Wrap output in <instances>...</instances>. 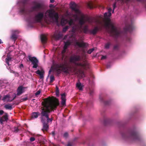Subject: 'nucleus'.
<instances>
[{
    "label": "nucleus",
    "instance_id": "obj_1",
    "mask_svg": "<svg viewBox=\"0 0 146 146\" xmlns=\"http://www.w3.org/2000/svg\"><path fill=\"white\" fill-rule=\"evenodd\" d=\"M28 0H23V6L20 8V13L24 15H29L31 13L38 12L35 14L32 18L30 17L26 20L29 23H31L32 19L34 22H41L44 16L43 12L44 9V5L40 3L34 1L32 2V5L29 10H28L25 9V6Z\"/></svg>",
    "mask_w": 146,
    "mask_h": 146
},
{
    "label": "nucleus",
    "instance_id": "obj_2",
    "mask_svg": "<svg viewBox=\"0 0 146 146\" xmlns=\"http://www.w3.org/2000/svg\"><path fill=\"white\" fill-rule=\"evenodd\" d=\"M59 105L58 99L54 97L50 99L48 102L44 104V108L42 109L40 114V119L42 123L52 122L53 119L52 118H49V114L52 110L56 109Z\"/></svg>",
    "mask_w": 146,
    "mask_h": 146
},
{
    "label": "nucleus",
    "instance_id": "obj_3",
    "mask_svg": "<svg viewBox=\"0 0 146 146\" xmlns=\"http://www.w3.org/2000/svg\"><path fill=\"white\" fill-rule=\"evenodd\" d=\"M106 19L108 21L106 23L105 25L108 28V32L115 37L120 36L121 33L120 29L116 27L115 24L111 22L109 18H107Z\"/></svg>",
    "mask_w": 146,
    "mask_h": 146
},
{
    "label": "nucleus",
    "instance_id": "obj_4",
    "mask_svg": "<svg viewBox=\"0 0 146 146\" xmlns=\"http://www.w3.org/2000/svg\"><path fill=\"white\" fill-rule=\"evenodd\" d=\"M123 137L127 140L139 141L141 139L139 135L134 130H130L122 134Z\"/></svg>",
    "mask_w": 146,
    "mask_h": 146
},
{
    "label": "nucleus",
    "instance_id": "obj_5",
    "mask_svg": "<svg viewBox=\"0 0 146 146\" xmlns=\"http://www.w3.org/2000/svg\"><path fill=\"white\" fill-rule=\"evenodd\" d=\"M81 59L80 55L73 54L70 57L69 61L71 63L74 64L76 66H80L84 69H86L88 66L87 62L84 61L82 63L77 62L80 61Z\"/></svg>",
    "mask_w": 146,
    "mask_h": 146
},
{
    "label": "nucleus",
    "instance_id": "obj_6",
    "mask_svg": "<svg viewBox=\"0 0 146 146\" xmlns=\"http://www.w3.org/2000/svg\"><path fill=\"white\" fill-rule=\"evenodd\" d=\"M45 17L53 21L57 22L58 21L59 16L57 12L53 9L48 10L46 12Z\"/></svg>",
    "mask_w": 146,
    "mask_h": 146
},
{
    "label": "nucleus",
    "instance_id": "obj_7",
    "mask_svg": "<svg viewBox=\"0 0 146 146\" xmlns=\"http://www.w3.org/2000/svg\"><path fill=\"white\" fill-rule=\"evenodd\" d=\"M54 70L58 74H60L62 71L66 74L69 73L68 67L64 63L56 64L54 65Z\"/></svg>",
    "mask_w": 146,
    "mask_h": 146
},
{
    "label": "nucleus",
    "instance_id": "obj_8",
    "mask_svg": "<svg viewBox=\"0 0 146 146\" xmlns=\"http://www.w3.org/2000/svg\"><path fill=\"white\" fill-rule=\"evenodd\" d=\"M29 60L33 64V68H36L38 66V61L36 58L35 57H32L31 55L28 56Z\"/></svg>",
    "mask_w": 146,
    "mask_h": 146
},
{
    "label": "nucleus",
    "instance_id": "obj_9",
    "mask_svg": "<svg viewBox=\"0 0 146 146\" xmlns=\"http://www.w3.org/2000/svg\"><path fill=\"white\" fill-rule=\"evenodd\" d=\"M70 8L74 11L76 14H80V12L79 10L77 8L76 4L74 2H71L70 4Z\"/></svg>",
    "mask_w": 146,
    "mask_h": 146
},
{
    "label": "nucleus",
    "instance_id": "obj_10",
    "mask_svg": "<svg viewBox=\"0 0 146 146\" xmlns=\"http://www.w3.org/2000/svg\"><path fill=\"white\" fill-rule=\"evenodd\" d=\"M63 36V34L61 32L56 31L54 32L52 37L55 40H58L61 38Z\"/></svg>",
    "mask_w": 146,
    "mask_h": 146
},
{
    "label": "nucleus",
    "instance_id": "obj_11",
    "mask_svg": "<svg viewBox=\"0 0 146 146\" xmlns=\"http://www.w3.org/2000/svg\"><path fill=\"white\" fill-rule=\"evenodd\" d=\"M86 21L89 23H95L96 24H100L101 23V21L99 19H92L88 18L86 19Z\"/></svg>",
    "mask_w": 146,
    "mask_h": 146
},
{
    "label": "nucleus",
    "instance_id": "obj_12",
    "mask_svg": "<svg viewBox=\"0 0 146 146\" xmlns=\"http://www.w3.org/2000/svg\"><path fill=\"white\" fill-rule=\"evenodd\" d=\"M80 31L81 33L83 32V33L87 34L89 33L90 30L88 29V25H86L82 28H80Z\"/></svg>",
    "mask_w": 146,
    "mask_h": 146
},
{
    "label": "nucleus",
    "instance_id": "obj_13",
    "mask_svg": "<svg viewBox=\"0 0 146 146\" xmlns=\"http://www.w3.org/2000/svg\"><path fill=\"white\" fill-rule=\"evenodd\" d=\"M5 115L1 117L0 116V122L1 124H3V122L7 121L8 120V115L7 113H5Z\"/></svg>",
    "mask_w": 146,
    "mask_h": 146
},
{
    "label": "nucleus",
    "instance_id": "obj_14",
    "mask_svg": "<svg viewBox=\"0 0 146 146\" xmlns=\"http://www.w3.org/2000/svg\"><path fill=\"white\" fill-rule=\"evenodd\" d=\"M24 88L22 86L19 87L17 89V95L19 96L24 92L23 90Z\"/></svg>",
    "mask_w": 146,
    "mask_h": 146
},
{
    "label": "nucleus",
    "instance_id": "obj_15",
    "mask_svg": "<svg viewBox=\"0 0 146 146\" xmlns=\"http://www.w3.org/2000/svg\"><path fill=\"white\" fill-rule=\"evenodd\" d=\"M99 28L97 27H96L94 29L89 31V33L90 34H92L94 35H95L99 30Z\"/></svg>",
    "mask_w": 146,
    "mask_h": 146
},
{
    "label": "nucleus",
    "instance_id": "obj_16",
    "mask_svg": "<svg viewBox=\"0 0 146 146\" xmlns=\"http://www.w3.org/2000/svg\"><path fill=\"white\" fill-rule=\"evenodd\" d=\"M61 104L62 105L64 106L66 105V95L65 93H63L62 94H61Z\"/></svg>",
    "mask_w": 146,
    "mask_h": 146
},
{
    "label": "nucleus",
    "instance_id": "obj_17",
    "mask_svg": "<svg viewBox=\"0 0 146 146\" xmlns=\"http://www.w3.org/2000/svg\"><path fill=\"white\" fill-rule=\"evenodd\" d=\"M48 123L46 122L42 123L43 126L42 130L43 131H47L48 130L49 127V125H48Z\"/></svg>",
    "mask_w": 146,
    "mask_h": 146
},
{
    "label": "nucleus",
    "instance_id": "obj_18",
    "mask_svg": "<svg viewBox=\"0 0 146 146\" xmlns=\"http://www.w3.org/2000/svg\"><path fill=\"white\" fill-rule=\"evenodd\" d=\"M75 43L78 46L80 47H85L86 46V44L83 42L80 43L77 40H76Z\"/></svg>",
    "mask_w": 146,
    "mask_h": 146
},
{
    "label": "nucleus",
    "instance_id": "obj_19",
    "mask_svg": "<svg viewBox=\"0 0 146 146\" xmlns=\"http://www.w3.org/2000/svg\"><path fill=\"white\" fill-rule=\"evenodd\" d=\"M44 73V72L43 70H42L40 71L39 70H38L36 71V73L38 74L40 76V79L43 78H44L43 74Z\"/></svg>",
    "mask_w": 146,
    "mask_h": 146
},
{
    "label": "nucleus",
    "instance_id": "obj_20",
    "mask_svg": "<svg viewBox=\"0 0 146 146\" xmlns=\"http://www.w3.org/2000/svg\"><path fill=\"white\" fill-rule=\"evenodd\" d=\"M86 23V21L82 17L80 18L79 21V24L80 25V28H82V25H84Z\"/></svg>",
    "mask_w": 146,
    "mask_h": 146
},
{
    "label": "nucleus",
    "instance_id": "obj_21",
    "mask_svg": "<svg viewBox=\"0 0 146 146\" xmlns=\"http://www.w3.org/2000/svg\"><path fill=\"white\" fill-rule=\"evenodd\" d=\"M132 30V27L131 25H129L125 27L124 29V30L125 32L131 31Z\"/></svg>",
    "mask_w": 146,
    "mask_h": 146
},
{
    "label": "nucleus",
    "instance_id": "obj_22",
    "mask_svg": "<svg viewBox=\"0 0 146 146\" xmlns=\"http://www.w3.org/2000/svg\"><path fill=\"white\" fill-rule=\"evenodd\" d=\"M41 42L42 43H45L47 40V38L46 36L44 35H42L41 36Z\"/></svg>",
    "mask_w": 146,
    "mask_h": 146
},
{
    "label": "nucleus",
    "instance_id": "obj_23",
    "mask_svg": "<svg viewBox=\"0 0 146 146\" xmlns=\"http://www.w3.org/2000/svg\"><path fill=\"white\" fill-rule=\"evenodd\" d=\"M11 59L12 58L11 57L7 56V58L5 59L6 63L8 66L10 65L9 62L11 61Z\"/></svg>",
    "mask_w": 146,
    "mask_h": 146
},
{
    "label": "nucleus",
    "instance_id": "obj_24",
    "mask_svg": "<svg viewBox=\"0 0 146 146\" xmlns=\"http://www.w3.org/2000/svg\"><path fill=\"white\" fill-rule=\"evenodd\" d=\"M18 38L17 35L13 33L12 34L11 36V38L15 42Z\"/></svg>",
    "mask_w": 146,
    "mask_h": 146
},
{
    "label": "nucleus",
    "instance_id": "obj_25",
    "mask_svg": "<svg viewBox=\"0 0 146 146\" xmlns=\"http://www.w3.org/2000/svg\"><path fill=\"white\" fill-rule=\"evenodd\" d=\"M40 113L39 112H33L32 116V118H37Z\"/></svg>",
    "mask_w": 146,
    "mask_h": 146
},
{
    "label": "nucleus",
    "instance_id": "obj_26",
    "mask_svg": "<svg viewBox=\"0 0 146 146\" xmlns=\"http://www.w3.org/2000/svg\"><path fill=\"white\" fill-rule=\"evenodd\" d=\"M76 87L78 88L79 90H82L83 89L82 86L80 82L76 84Z\"/></svg>",
    "mask_w": 146,
    "mask_h": 146
},
{
    "label": "nucleus",
    "instance_id": "obj_27",
    "mask_svg": "<svg viewBox=\"0 0 146 146\" xmlns=\"http://www.w3.org/2000/svg\"><path fill=\"white\" fill-rule=\"evenodd\" d=\"M100 99L101 101L104 102L105 105H108L110 104L109 101H104L103 98L100 96Z\"/></svg>",
    "mask_w": 146,
    "mask_h": 146
},
{
    "label": "nucleus",
    "instance_id": "obj_28",
    "mask_svg": "<svg viewBox=\"0 0 146 146\" xmlns=\"http://www.w3.org/2000/svg\"><path fill=\"white\" fill-rule=\"evenodd\" d=\"M111 45V43L110 42H109L106 44L105 45V48L106 49H108L110 45Z\"/></svg>",
    "mask_w": 146,
    "mask_h": 146
},
{
    "label": "nucleus",
    "instance_id": "obj_29",
    "mask_svg": "<svg viewBox=\"0 0 146 146\" xmlns=\"http://www.w3.org/2000/svg\"><path fill=\"white\" fill-rule=\"evenodd\" d=\"M8 99H8H10V100H11L12 99H10V95L7 94L4 96L3 98L2 99V100L4 101L6 99Z\"/></svg>",
    "mask_w": 146,
    "mask_h": 146
},
{
    "label": "nucleus",
    "instance_id": "obj_30",
    "mask_svg": "<svg viewBox=\"0 0 146 146\" xmlns=\"http://www.w3.org/2000/svg\"><path fill=\"white\" fill-rule=\"evenodd\" d=\"M68 23L70 26H71L74 25L73 20L71 19L69 21H68Z\"/></svg>",
    "mask_w": 146,
    "mask_h": 146
},
{
    "label": "nucleus",
    "instance_id": "obj_31",
    "mask_svg": "<svg viewBox=\"0 0 146 146\" xmlns=\"http://www.w3.org/2000/svg\"><path fill=\"white\" fill-rule=\"evenodd\" d=\"M13 132L15 133H17L19 130V126L17 127L15 126L14 127Z\"/></svg>",
    "mask_w": 146,
    "mask_h": 146
},
{
    "label": "nucleus",
    "instance_id": "obj_32",
    "mask_svg": "<svg viewBox=\"0 0 146 146\" xmlns=\"http://www.w3.org/2000/svg\"><path fill=\"white\" fill-rule=\"evenodd\" d=\"M88 6L90 9L93 8L94 6L93 3L92 2H89L88 4Z\"/></svg>",
    "mask_w": 146,
    "mask_h": 146
},
{
    "label": "nucleus",
    "instance_id": "obj_33",
    "mask_svg": "<svg viewBox=\"0 0 146 146\" xmlns=\"http://www.w3.org/2000/svg\"><path fill=\"white\" fill-rule=\"evenodd\" d=\"M5 108L7 109H10V110L12 109V106L9 104H6L5 106Z\"/></svg>",
    "mask_w": 146,
    "mask_h": 146
},
{
    "label": "nucleus",
    "instance_id": "obj_34",
    "mask_svg": "<svg viewBox=\"0 0 146 146\" xmlns=\"http://www.w3.org/2000/svg\"><path fill=\"white\" fill-rule=\"evenodd\" d=\"M111 15V13H105L104 14V17L106 18L108 17H110Z\"/></svg>",
    "mask_w": 146,
    "mask_h": 146
},
{
    "label": "nucleus",
    "instance_id": "obj_35",
    "mask_svg": "<svg viewBox=\"0 0 146 146\" xmlns=\"http://www.w3.org/2000/svg\"><path fill=\"white\" fill-rule=\"evenodd\" d=\"M54 77L53 75H51L50 76V82L52 83L54 80Z\"/></svg>",
    "mask_w": 146,
    "mask_h": 146
},
{
    "label": "nucleus",
    "instance_id": "obj_36",
    "mask_svg": "<svg viewBox=\"0 0 146 146\" xmlns=\"http://www.w3.org/2000/svg\"><path fill=\"white\" fill-rule=\"evenodd\" d=\"M69 28V26H66L65 27L63 28L62 29V31L64 33Z\"/></svg>",
    "mask_w": 146,
    "mask_h": 146
},
{
    "label": "nucleus",
    "instance_id": "obj_37",
    "mask_svg": "<svg viewBox=\"0 0 146 146\" xmlns=\"http://www.w3.org/2000/svg\"><path fill=\"white\" fill-rule=\"evenodd\" d=\"M56 95L57 96H58L59 94V90L58 87L56 86Z\"/></svg>",
    "mask_w": 146,
    "mask_h": 146
},
{
    "label": "nucleus",
    "instance_id": "obj_38",
    "mask_svg": "<svg viewBox=\"0 0 146 146\" xmlns=\"http://www.w3.org/2000/svg\"><path fill=\"white\" fill-rule=\"evenodd\" d=\"M94 50V48L90 49L88 50V51H87V53L88 54H90Z\"/></svg>",
    "mask_w": 146,
    "mask_h": 146
},
{
    "label": "nucleus",
    "instance_id": "obj_39",
    "mask_svg": "<svg viewBox=\"0 0 146 146\" xmlns=\"http://www.w3.org/2000/svg\"><path fill=\"white\" fill-rule=\"evenodd\" d=\"M14 95H15V96L14 97V98L12 99L11 100H10V99H8V100H7V102H11L13 100L15 99L16 98L17 94H14Z\"/></svg>",
    "mask_w": 146,
    "mask_h": 146
},
{
    "label": "nucleus",
    "instance_id": "obj_40",
    "mask_svg": "<svg viewBox=\"0 0 146 146\" xmlns=\"http://www.w3.org/2000/svg\"><path fill=\"white\" fill-rule=\"evenodd\" d=\"M14 95H15V96L14 97V98L12 99L11 100H10V99H8V100H7V102H11L13 100L15 99L16 98L17 94H14Z\"/></svg>",
    "mask_w": 146,
    "mask_h": 146
},
{
    "label": "nucleus",
    "instance_id": "obj_41",
    "mask_svg": "<svg viewBox=\"0 0 146 146\" xmlns=\"http://www.w3.org/2000/svg\"><path fill=\"white\" fill-rule=\"evenodd\" d=\"M20 32L18 30H14L13 31V33H15V34L16 35L18 34Z\"/></svg>",
    "mask_w": 146,
    "mask_h": 146
},
{
    "label": "nucleus",
    "instance_id": "obj_42",
    "mask_svg": "<svg viewBox=\"0 0 146 146\" xmlns=\"http://www.w3.org/2000/svg\"><path fill=\"white\" fill-rule=\"evenodd\" d=\"M64 137L65 138H67L68 135V133L67 132H65L64 134Z\"/></svg>",
    "mask_w": 146,
    "mask_h": 146
},
{
    "label": "nucleus",
    "instance_id": "obj_43",
    "mask_svg": "<svg viewBox=\"0 0 146 146\" xmlns=\"http://www.w3.org/2000/svg\"><path fill=\"white\" fill-rule=\"evenodd\" d=\"M118 48V46L117 45H115L113 47V49L114 50H117Z\"/></svg>",
    "mask_w": 146,
    "mask_h": 146
},
{
    "label": "nucleus",
    "instance_id": "obj_44",
    "mask_svg": "<svg viewBox=\"0 0 146 146\" xmlns=\"http://www.w3.org/2000/svg\"><path fill=\"white\" fill-rule=\"evenodd\" d=\"M66 49H63L62 51V55L63 56H64V54L66 52Z\"/></svg>",
    "mask_w": 146,
    "mask_h": 146
},
{
    "label": "nucleus",
    "instance_id": "obj_45",
    "mask_svg": "<svg viewBox=\"0 0 146 146\" xmlns=\"http://www.w3.org/2000/svg\"><path fill=\"white\" fill-rule=\"evenodd\" d=\"M40 93V90L37 91L35 94L36 96H37V95H39Z\"/></svg>",
    "mask_w": 146,
    "mask_h": 146
},
{
    "label": "nucleus",
    "instance_id": "obj_46",
    "mask_svg": "<svg viewBox=\"0 0 146 146\" xmlns=\"http://www.w3.org/2000/svg\"><path fill=\"white\" fill-rule=\"evenodd\" d=\"M35 140V138L34 137H31L30 139L31 141L33 142Z\"/></svg>",
    "mask_w": 146,
    "mask_h": 146
},
{
    "label": "nucleus",
    "instance_id": "obj_47",
    "mask_svg": "<svg viewBox=\"0 0 146 146\" xmlns=\"http://www.w3.org/2000/svg\"><path fill=\"white\" fill-rule=\"evenodd\" d=\"M67 45V46H69L70 45V44H71V43L70 42H69V41H67V42H66L65 43Z\"/></svg>",
    "mask_w": 146,
    "mask_h": 146
},
{
    "label": "nucleus",
    "instance_id": "obj_48",
    "mask_svg": "<svg viewBox=\"0 0 146 146\" xmlns=\"http://www.w3.org/2000/svg\"><path fill=\"white\" fill-rule=\"evenodd\" d=\"M106 58V56H102L101 58L102 60L105 59Z\"/></svg>",
    "mask_w": 146,
    "mask_h": 146
},
{
    "label": "nucleus",
    "instance_id": "obj_49",
    "mask_svg": "<svg viewBox=\"0 0 146 146\" xmlns=\"http://www.w3.org/2000/svg\"><path fill=\"white\" fill-rule=\"evenodd\" d=\"M116 2H115L113 4V12L114 11V9H115V8L116 7Z\"/></svg>",
    "mask_w": 146,
    "mask_h": 146
},
{
    "label": "nucleus",
    "instance_id": "obj_50",
    "mask_svg": "<svg viewBox=\"0 0 146 146\" xmlns=\"http://www.w3.org/2000/svg\"><path fill=\"white\" fill-rule=\"evenodd\" d=\"M4 113V111L3 110H0V115H2Z\"/></svg>",
    "mask_w": 146,
    "mask_h": 146
},
{
    "label": "nucleus",
    "instance_id": "obj_51",
    "mask_svg": "<svg viewBox=\"0 0 146 146\" xmlns=\"http://www.w3.org/2000/svg\"><path fill=\"white\" fill-rule=\"evenodd\" d=\"M28 100V98L27 97H26L25 98H23L21 99V100H22L23 101H25L27 100Z\"/></svg>",
    "mask_w": 146,
    "mask_h": 146
},
{
    "label": "nucleus",
    "instance_id": "obj_52",
    "mask_svg": "<svg viewBox=\"0 0 146 146\" xmlns=\"http://www.w3.org/2000/svg\"><path fill=\"white\" fill-rule=\"evenodd\" d=\"M39 143L41 145H43L44 144V142L43 141H39Z\"/></svg>",
    "mask_w": 146,
    "mask_h": 146
},
{
    "label": "nucleus",
    "instance_id": "obj_53",
    "mask_svg": "<svg viewBox=\"0 0 146 146\" xmlns=\"http://www.w3.org/2000/svg\"><path fill=\"white\" fill-rule=\"evenodd\" d=\"M23 67L24 66L23 64H21L19 66L20 68H23Z\"/></svg>",
    "mask_w": 146,
    "mask_h": 146
},
{
    "label": "nucleus",
    "instance_id": "obj_54",
    "mask_svg": "<svg viewBox=\"0 0 146 146\" xmlns=\"http://www.w3.org/2000/svg\"><path fill=\"white\" fill-rule=\"evenodd\" d=\"M52 135L53 136H54L55 135V132L54 131H52Z\"/></svg>",
    "mask_w": 146,
    "mask_h": 146
},
{
    "label": "nucleus",
    "instance_id": "obj_55",
    "mask_svg": "<svg viewBox=\"0 0 146 146\" xmlns=\"http://www.w3.org/2000/svg\"><path fill=\"white\" fill-rule=\"evenodd\" d=\"M93 93V92L92 91L90 90V95H92Z\"/></svg>",
    "mask_w": 146,
    "mask_h": 146
},
{
    "label": "nucleus",
    "instance_id": "obj_56",
    "mask_svg": "<svg viewBox=\"0 0 146 146\" xmlns=\"http://www.w3.org/2000/svg\"><path fill=\"white\" fill-rule=\"evenodd\" d=\"M137 0L139 1H140V2L142 1V0ZM144 2L146 3V4L145 5V7L146 8V0H144Z\"/></svg>",
    "mask_w": 146,
    "mask_h": 146
},
{
    "label": "nucleus",
    "instance_id": "obj_57",
    "mask_svg": "<svg viewBox=\"0 0 146 146\" xmlns=\"http://www.w3.org/2000/svg\"><path fill=\"white\" fill-rule=\"evenodd\" d=\"M67 146H72V145L70 143H68L67 145Z\"/></svg>",
    "mask_w": 146,
    "mask_h": 146
},
{
    "label": "nucleus",
    "instance_id": "obj_58",
    "mask_svg": "<svg viewBox=\"0 0 146 146\" xmlns=\"http://www.w3.org/2000/svg\"><path fill=\"white\" fill-rule=\"evenodd\" d=\"M111 8H110L108 9V13H111Z\"/></svg>",
    "mask_w": 146,
    "mask_h": 146
},
{
    "label": "nucleus",
    "instance_id": "obj_59",
    "mask_svg": "<svg viewBox=\"0 0 146 146\" xmlns=\"http://www.w3.org/2000/svg\"><path fill=\"white\" fill-rule=\"evenodd\" d=\"M67 48V47L66 46L64 45V47H63V49L66 50V49Z\"/></svg>",
    "mask_w": 146,
    "mask_h": 146
},
{
    "label": "nucleus",
    "instance_id": "obj_60",
    "mask_svg": "<svg viewBox=\"0 0 146 146\" xmlns=\"http://www.w3.org/2000/svg\"><path fill=\"white\" fill-rule=\"evenodd\" d=\"M54 0H50V2L51 3H53L54 2Z\"/></svg>",
    "mask_w": 146,
    "mask_h": 146
},
{
    "label": "nucleus",
    "instance_id": "obj_61",
    "mask_svg": "<svg viewBox=\"0 0 146 146\" xmlns=\"http://www.w3.org/2000/svg\"><path fill=\"white\" fill-rule=\"evenodd\" d=\"M73 16L74 17H77V15H76V14H75V15H73Z\"/></svg>",
    "mask_w": 146,
    "mask_h": 146
},
{
    "label": "nucleus",
    "instance_id": "obj_62",
    "mask_svg": "<svg viewBox=\"0 0 146 146\" xmlns=\"http://www.w3.org/2000/svg\"><path fill=\"white\" fill-rule=\"evenodd\" d=\"M11 73H15V72L13 70L11 71Z\"/></svg>",
    "mask_w": 146,
    "mask_h": 146
},
{
    "label": "nucleus",
    "instance_id": "obj_63",
    "mask_svg": "<svg viewBox=\"0 0 146 146\" xmlns=\"http://www.w3.org/2000/svg\"><path fill=\"white\" fill-rule=\"evenodd\" d=\"M78 115H81V112H79L78 113Z\"/></svg>",
    "mask_w": 146,
    "mask_h": 146
},
{
    "label": "nucleus",
    "instance_id": "obj_64",
    "mask_svg": "<svg viewBox=\"0 0 146 146\" xmlns=\"http://www.w3.org/2000/svg\"><path fill=\"white\" fill-rule=\"evenodd\" d=\"M53 146H57L54 144H53Z\"/></svg>",
    "mask_w": 146,
    "mask_h": 146
}]
</instances>
